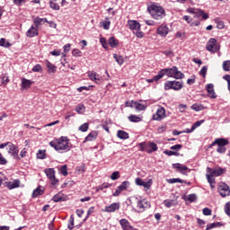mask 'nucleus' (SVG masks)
I'll return each mask as SVG.
<instances>
[{"instance_id": "obj_1", "label": "nucleus", "mask_w": 230, "mask_h": 230, "mask_svg": "<svg viewBox=\"0 0 230 230\" xmlns=\"http://www.w3.org/2000/svg\"><path fill=\"white\" fill-rule=\"evenodd\" d=\"M164 76L175 78V80H182L185 75L182 72L179 71L177 66H173L171 68H163L158 72L157 78H163Z\"/></svg>"}, {"instance_id": "obj_2", "label": "nucleus", "mask_w": 230, "mask_h": 230, "mask_svg": "<svg viewBox=\"0 0 230 230\" xmlns=\"http://www.w3.org/2000/svg\"><path fill=\"white\" fill-rule=\"evenodd\" d=\"M147 12L155 21H161V19L166 17V11H164V8L159 5V4L151 2L150 4L147 5Z\"/></svg>"}, {"instance_id": "obj_3", "label": "nucleus", "mask_w": 230, "mask_h": 230, "mask_svg": "<svg viewBox=\"0 0 230 230\" xmlns=\"http://www.w3.org/2000/svg\"><path fill=\"white\" fill-rule=\"evenodd\" d=\"M49 146L56 150V152L65 151L69 152L71 147L69 146V138L67 137H60L49 142Z\"/></svg>"}, {"instance_id": "obj_4", "label": "nucleus", "mask_w": 230, "mask_h": 230, "mask_svg": "<svg viewBox=\"0 0 230 230\" xmlns=\"http://www.w3.org/2000/svg\"><path fill=\"white\" fill-rule=\"evenodd\" d=\"M229 145V139L227 138H216L212 144L208 146V148H213V146H217V154H226L227 146Z\"/></svg>"}, {"instance_id": "obj_5", "label": "nucleus", "mask_w": 230, "mask_h": 230, "mask_svg": "<svg viewBox=\"0 0 230 230\" xmlns=\"http://www.w3.org/2000/svg\"><path fill=\"white\" fill-rule=\"evenodd\" d=\"M128 26L129 30L133 31L134 35L137 37V39H143L145 37V32L141 31V24L139 22L136 20L128 21Z\"/></svg>"}, {"instance_id": "obj_6", "label": "nucleus", "mask_w": 230, "mask_h": 230, "mask_svg": "<svg viewBox=\"0 0 230 230\" xmlns=\"http://www.w3.org/2000/svg\"><path fill=\"white\" fill-rule=\"evenodd\" d=\"M187 12L188 13H192L195 19H200V17L201 21H208L209 19V14L202 9L190 7L187 9Z\"/></svg>"}, {"instance_id": "obj_7", "label": "nucleus", "mask_w": 230, "mask_h": 230, "mask_svg": "<svg viewBox=\"0 0 230 230\" xmlns=\"http://www.w3.org/2000/svg\"><path fill=\"white\" fill-rule=\"evenodd\" d=\"M184 87V83L182 81H166L164 83V91H181Z\"/></svg>"}, {"instance_id": "obj_8", "label": "nucleus", "mask_w": 230, "mask_h": 230, "mask_svg": "<svg viewBox=\"0 0 230 230\" xmlns=\"http://www.w3.org/2000/svg\"><path fill=\"white\" fill-rule=\"evenodd\" d=\"M226 172V168L218 166L215 167L214 169L211 167H207V173H211L214 177H220V175H224Z\"/></svg>"}, {"instance_id": "obj_9", "label": "nucleus", "mask_w": 230, "mask_h": 230, "mask_svg": "<svg viewBox=\"0 0 230 230\" xmlns=\"http://www.w3.org/2000/svg\"><path fill=\"white\" fill-rule=\"evenodd\" d=\"M217 191L223 198L227 197V195L230 193L229 185H227L226 182L220 183L217 188Z\"/></svg>"}, {"instance_id": "obj_10", "label": "nucleus", "mask_w": 230, "mask_h": 230, "mask_svg": "<svg viewBox=\"0 0 230 230\" xmlns=\"http://www.w3.org/2000/svg\"><path fill=\"white\" fill-rule=\"evenodd\" d=\"M172 168H173V170H176V172H178L179 173H181V175H188L186 173V172H188V170H189V172H191V170H190V168H188V166L183 165L179 163L172 164Z\"/></svg>"}, {"instance_id": "obj_11", "label": "nucleus", "mask_w": 230, "mask_h": 230, "mask_svg": "<svg viewBox=\"0 0 230 230\" xmlns=\"http://www.w3.org/2000/svg\"><path fill=\"white\" fill-rule=\"evenodd\" d=\"M8 154H11L13 159H17V161H21V157H19V148L17 147V146L13 144H10Z\"/></svg>"}, {"instance_id": "obj_12", "label": "nucleus", "mask_w": 230, "mask_h": 230, "mask_svg": "<svg viewBox=\"0 0 230 230\" xmlns=\"http://www.w3.org/2000/svg\"><path fill=\"white\" fill-rule=\"evenodd\" d=\"M156 33L157 35H160V37H166V35L170 33V29L168 28V25L164 23L157 28Z\"/></svg>"}, {"instance_id": "obj_13", "label": "nucleus", "mask_w": 230, "mask_h": 230, "mask_svg": "<svg viewBox=\"0 0 230 230\" xmlns=\"http://www.w3.org/2000/svg\"><path fill=\"white\" fill-rule=\"evenodd\" d=\"M166 117V110H164L163 107L158 108L156 111V115H154L153 118L156 121H161L164 118Z\"/></svg>"}, {"instance_id": "obj_14", "label": "nucleus", "mask_w": 230, "mask_h": 230, "mask_svg": "<svg viewBox=\"0 0 230 230\" xmlns=\"http://www.w3.org/2000/svg\"><path fill=\"white\" fill-rule=\"evenodd\" d=\"M206 89L208 94V98H211V100L217 99V93H215V84H207Z\"/></svg>"}, {"instance_id": "obj_15", "label": "nucleus", "mask_w": 230, "mask_h": 230, "mask_svg": "<svg viewBox=\"0 0 230 230\" xmlns=\"http://www.w3.org/2000/svg\"><path fill=\"white\" fill-rule=\"evenodd\" d=\"M98 137V131L93 130L88 134V136L85 137L84 143H87V141H96V138Z\"/></svg>"}, {"instance_id": "obj_16", "label": "nucleus", "mask_w": 230, "mask_h": 230, "mask_svg": "<svg viewBox=\"0 0 230 230\" xmlns=\"http://www.w3.org/2000/svg\"><path fill=\"white\" fill-rule=\"evenodd\" d=\"M159 150V147L157 146V144L155 142H147V154H152L153 152H157Z\"/></svg>"}, {"instance_id": "obj_17", "label": "nucleus", "mask_w": 230, "mask_h": 230, "mask_svg": "<svg viewBox=\"0 0 230 230\" xmlns=\"http://www.w3.org/2000/svg\"><path fill=\"white\" fill-rule=\"evenodd\" d=\"M44 187L39 185L32 192V199H37V197H40V195H44Z\"/></svg>"}, {"instance_id": "obj_18", "label": "nucleus", "mask_w": 230, "mask_h": 230, "mask_svg": "<svg viewBox=\"0 0 230 230\" xmlns=\"http://www.w3.org/2000/svg\"><path fill=\"white\" fill-rule=\"evenodd\" d=\"M117 209H119V203H112L108 207H105L104 211L106 213H114Z\"/></svg>"}, {"instance_id": "obj_19", "label": "nucleus", "mask_w": 230, "mask_h": 230, "mask_svg": "<svg viewBox=\"0 0 230 230\" xmlns=\"http://www.w3.org/2000/svg\"><path fill=\"white\" fill-rule=\"evenodd\" d=\"M27 37L29 39H32V37H37L39 35V30L37 28L33 27V25L27 31L26 33Z\"/></svg>"}, {"instance_id": "obj_20", "label": "nucleus", "mask_w": 230, "mask_h": 230, "mask_svg": "<svg viewBox=\"0 0 230 230\" xmlns=\"http://www.w3.org/2000/svg\"><path fill=\"white\" fill-rule=\"evenodd\" d=\"M31 85H33V81L26 78L22 79V89L28 90L30 87H31Z\"/></svg>"}, {"instance_id": "obj_21", "label": "nucleus", "mask_w": 230, "mask_h": 230, "mask_svg": "<svg viewBox=\"0 0 230 230\" xmlns=\"http://www.w3.org/2000/svg\"><path fill=\"white\" fill-rule=\"evenodd\" d=\"M108 44L111 48H118V46H119V40L116 39L114 36H111L108 40Z\"/></svg>"}, {"instance_id": "obj_22", "label": "nucleus", "mask_w": 230, "mask_h": 230, "mask_svg": "<svg viewBox=\"0 0 230 230\" xmlns=\"http://www.w3.org/2000/svg\"><path fill=\"white\" fill-rule=\"evenodd\" d=\"M33 22L35 24V28H39L40 26H41V24H45V22H48V18L36 17L33 20Z\"/></svg>"}, {"instance_id": "obj_23", "label": "nucleus", "mask_w": 230, "mask_h": 230, "mask_svg": "<svg viewBox=\"0 0 230 230\" xmlns=\"http://www.w3.org/2000/svg\"><path fill=\"white\" fill-rule=\"evenodd\" d=\"M6 186L8 190H15V188H19V186H21V181L14 180L13 182L9 181Z\"/></svg>"}, {"instance_id": "obj_24", "label": "nucleus", "mask_w": 230, "mask_h": 230, "mask_svg": "<svg viewBox=\"0 0 230 230\" xmlns=\"http://www.w3.org/2000/svg\"><path fill=\"white\" fill-rule=\"evenodd\" d=\"M181 199L182 200H185L188 202H197V194L192 193V194H190L188 197H186V195H183Z\"/></svg>"}, {"instance_id": "obj_25", "label": "nucleus", "mask_w": 230, "mask_h": 230, "mask_svg": "<svg viewBox=\"0 0 230 230\" xmlns=\"http://www.w3.org/2000/svg\"><path fill=\"white\" fill-rule=\"evenodd\" d=\"M128 119L131 122V123H139L141 121H143V119L137 115H129L128 117Z\"/></svg>"}, {"instance_id": "obj_26", "label": "nucleus", "mask_w": 230, "mask_h": 230, "mask_svg": "<svg viewBox=\"0 0 230 230\" xmlns=\"http://www.w3.org/2000/svg\"><path fill=\"white\" fill-rule=\"evenodd\" d=\"M88 76L90 80H92V82H95V84L100 82V75H98L96 72H91Z\"/></svg>"}, {"instance_id": "obj_27", "label": "nucleus", "mask_w": 230, "mask_h": 230, "mask_svg": "<svg viewBox=\"0 0 230 230\" xmlns=\"http://www.w3.org/2000/svg\"><path fill=\"white\" fill-rule=\"evenodd\" d=\"M119 225L121 226L122 229H128V227H131L132 226H130V222H128V220H127L126 218H122L119 220Z\"/></svg>"}, {"instance_id": "obj_28", "label": "nucleus", "mask_w": 230, "mask_h": 230, "mask_svg": "<svg viewBox=\"0 0 230 230\" xmlns=\"http://www.w3.org/2000/svg\"><path fill=\"white\" fill-rule=\"evenodd\" d=\"M45 173L48 179L49 180L55 179V169L53 168L45 169Z\"/></svg>"}, {"instance_id": "obj_29", "label": "nucleus", "mask_w": 230, "mask_h": 230, "mask_svg": "<svg viewBox=\"0 0 230 230\" xmlns=\"http://www.w3.org/2000/svg\"><path fill=\"white\" fill-rule=\"evenodd\" d=\"M190 109L192 111H195L196 112H199L200 111H204L205 107L203 104H199V103H194L190 106Z\"/></svg>"}, {"instance_id": "obj_30", "label": "nucleus", "mask_w": 230, "mask_h": 230, "mask_svg": "<svg viewBox=\"0 0 230 230\" xmlns=\"http://www.w3.org/2000/svg\"><path fill=\"white\" fill-rule=\"evenodd\" d=\"M48 73H57V66L53 63L47 61Z\"/></svg>"}, {"instance_id": "obj_31", "label": "nucleus", "mask_w": 230, "mask_h": 230, "mask_svg": "<svg viewBox=\"0 0 230 230\" xmlns=\"http://www.w3.org/2000/svg\"><path fill=\"white\" fill-rule=\"evenodd\" d=\"M117 137L119 139H128L129 136L128 133L123 130H119L117 133Z\"/></svg>"}, {"instance_id": "obj_32", "label": "nucleus", "mask_w": 230, "mask_h": 230, "mask_svg": "<svg viewBox=\"0 0 230 230\" xmlns=\"http://www.w3.org/2000/svg\"><path fill=\"white\" fill-rule=\"evenodd\" d=\"M214 21L217 24V30H224V28H226V24L224 23V21L220 20V18H216Z\"/></svg>"}, {"instance_id": "obj_33", "label": "nucleus", "mask_w": 230, "mask_h": 230, "mask_svg": "<svg viewBox=\"0 0 230 230\" xmlns=\"http://www.w3.org/2000/svg\"><path fill=\"white\" fill-rule=\"evenodd\" d=\"M113 58L116 60L119 66H123V64L125 63V58H123V56H118V54H114Z\"/></svg>"}, {"instance_id": "obj_34", "label": "nucleus", "mask_w": 230, "mask_h": 230, "mask_svg": "<svg viewBox=\"0 0 230 230\" xmlns=\"http://www.w3.org/2000/svg\"><path fill=\"white\" fill-rule=\"evenodd\" d=\"M167 182L169 184H175V182H180V184H184L186 181L181 179V178H172V179H167Z\"/></svg>"}, {"instance_id": "obj_35", "label": "nucleus", "mask_w": 230, "mask_h": 230, "mask_svg": "<svg viewBox=\"0 0 230 230\" xmlns=\"http://www.w3.org/2000/svg\"><path fill=\"white\" fill-rule=\"evenodd\" d=\"M132 103H134L136 111H146V106L144 104H141L136 101H132Z\"/></svg>"}, {"instance_id": "obj_36", "label": "nucleus", "mask_w": 230, "mask_h": 230, "mask_svg": "<svg viewBox=\"0 0 230 230\" xmlns=\"http://www.w3.org/2000/svg\"><path fill=\"white\" fill-rule=\"evenodd\" d=\"M140 152H146L148 148V143L146 141L141 142L137 144Z\"/></svg>"}, {"instance_id": "obj_37", "label": "nucleus", "mask_w": 230, "mask_h": 230, "mask_svg": "<svg viewBox=\"0 0 230 230\" xmlns=\"http://www.w3.org/2000/svg\"><path fill=\"white\" fill-rule=\"evenodd\" d=\"M128 188H130V181H125L119 186H118V189L121 190L122 191H125V190Z\"/></svg>"}, {"instance_id": "obj_38", "label": "nucleus", "mask_w": 230, "mask_h": 230, "mask_svg": "<svg viewBox=\"0 0 230 230\" xmlns=\"http://www.w3.org/2000/svg\"><path fill=\"white\" fill-rule=\"evenodd\" d=\"M51 200H53V202H64L66 200V199H64V197H61L60 193H58L53 196Z\"/></svg>"}, {"instance_id": "obj_39", "label": "nucleus", "mask_w": 230, "mask_h": 230, "mask_svg": "<svg viewBox=\"0 0 230 230\" xmlns=\"http://www.w3.org/2000/svg\"><path fill=\"white\" fill-rule=\"evenodd\" d=\"M208 44H210L211 46L215 47L214 53H217V51H218V49H220V48L218 46H217V39H215V38H211L208 40Z\"/></svg>"}, {"instance_id": "obj_40", "label": "nucleus", "mask_w": 230, "mask_h": 230, "mask_svg": "<svg viewBox=\"0 0 230 230\" xmlns=\"http://www.w3.org/2000/svg\"><path fill=\"white\" fill-rule=\"evenodd\" d=\"M215 176L211 172H208L206 174V178L208 180V184H216L217 182L215 181Z\"/></svg>"}, {"instance_id": "obj_41", "label": "nucleus", "mask_w": 230, "mask_h": 230, "mask_svg": "<svg viewBox=\"0 0 230 230\" xmlns=\"http://www.w3.org/2000/svg\"><path fill=\"white\" fill-rule=\"evenodd\" d=\"M164 154H165V155H176L177 157H179V155H181V154L177 151H172V150H164Z\"/></svg>"}, {"instance_id": "obj_42", "label": "nucleus", "mask_w": 230, "mask_h": 230, "mask_svg": "<svg viewBox=\"0 0 230 230\" xmlns=\"http://www.w3.org/2000/svg\"><path fill=\"white\" fill-rule=\"evenodd\" d=\"M137 208L138 209V213H143L145 211V205L143 204V201L138 200L137 204Z\"/></svg>"}, {"instance_id": "obj_43", "label": "nucleus", "mask_w": 230, "mask_h": 230, "mask_svg": "<svg viewBox=\"0 0 230 230\" xmlns=\"http://www.w3.org/2000/svg\"><path fill=\"white\" fill-rule=\"evenodd\" d=\"M49 8H51L52 10H56V11L60 10V5H58V4H57L56 2H49Z\"/></svg>"}, {"instance_id": "obj_44", "label": "nucleus", "mask_w": 230, "mask_h": 230, "mask_svg": "<svg viewBox=\"0 0 230 230\" xmlns=\"http://www.w3.org/2000/svg\"><path fill=\"white\" fill-rule=\"evenodd\" d=\"M37 159H46V150H39L37 153Z\"/></svg>"}, {"instance_id": "obj_45", "label": "nucleus", "mask_w": 230, "mask_h": 230, "mask_svg": "<svg viewBox=\"0 0 230 230\" xmlns=\"http://www.w3.org/2000/svg\"><path fill=\"white\" fill-rule=\"evenodd\" d=\"M0 78L3 85H7L10 82V78L6 75H2Z\"/></svg>"}, {"instance_id": "obj_46", "label": "nucleus", "mask_w": 230, "mask_h": 230, "mask_svg": "<svg viewBox=\"0 0 230 230\" xmlns=\"http://www.w3.org/2000/svg\"><path fill=\"white\" fill-rule=\"evenodd\" d=\"M81 132H87L89 130V123L85 122L79 127Z\"/></svg>"}, {"instance_id": "obj_47", "label": "nucleus", "mask_w": 230, "mask_h": 230, "mask_svg": "<svg viewBox=\"0 0 230 230\" xmlns=\"http://www.w3.org/2000/svg\"><path fill=\"white\" fill-rule=\"evenodd\" d=\"M152 179H149L147 181H144V183L142 184V186L144 188H146V190H150V188H152Z\"/></svg>"}, {"instance_id": "obj_48", "label": "nucleus", "mask_w": 230, "mask_h": 230, "mask_svg": "<svg viewBox=\"0 0 230 230\" xmlns=\"http://www.w3.org/2000/svg\"><path fill=\"white\" fill-rule=\"evenodd\" d=\"M223 69L224 71H230V60H226L223 62Z\"/></svg>"}, {"instance_id": "obj_49", "label": "nucleus", "mask_w": 230, "mask_h": 230, "mask_svg": "<svg viewBox=\"0 0 230 230\" xmlns=\"http://www.w3.org/2000/svg\"><path fill=\"white\" fill-rule=\"evenodd\" d=\"M204 119L201 120H197L191 127H192V130H195L196 128H198V127H200V125H202V123H204Z\"/></svg>"}, {"instance_id": "obj_50", "label": "nucleus", "mask_w": 230, "mask_h": 230, "mask_svg": "<svg viewBox=\"0 0 230 230\" xmlns=\"http://www.w3.org/2000/svg\"><path fill=\"white\" fill-rule=\"evenodd\" d=\"M111 181H118V179H119V172L115 171L111 173Z\"/></svg>"}, {"instance_id": "obj_51", "label": "nucleus", "mask_w": 230, "mask_h": 230, "mask_svg": "<svg viewBox=\"0 0 230 230\" xmlns=\"http://www.w3.org/2000/svg\"><path fill=\"white\" fill-rule=\"evenodd\" d=\"M32 72L33 73H40L42 72V66L39 64L35 65L33 67H32Z\"/></svg>"}, {"instance_id": "obj_52", "label": "nucleus", "mask_w": 230, "mask_h": 230, "mask_svg": "<svg viewBox=\"0 0 230 230\" xmlns=\"http://www.w3.org/2000/svg\"><path fill=\"white\" fill-rule=\"evenodd\" d=\"M76 172H79L80 173L85 172V164H82L81 165L77 166L75 168Z\"/></svg>"}, {"instance_id": "obj_53", "label": "nucleus", "mask_w": 230, "mask_h": 230, "mask_svg": "<svg viewBox=\"0 0 230 230\" xmlns=\"http://www.w3.org/2000/svg\"><path fill=\"white\" fill-rule=\"evenodd\" d=\"M199 74L201 76L206 77V75H208V66H202V68L199 71Z\"/></svg>"}, {"instance_id": "obj_54", "label": "nucleus", "mask_w": 230, "mask_h": 230, "mask_svg": "<svg viewBox=\"0 0 230 230\" xmlns=\"http://www.w3.org/2000/svg\"><path fill=\"white\" fill-rule=\"evenodd\" d=\"M72 55L73 57H82V51H80L78 49H74L72 50Z\"/></svg>"}, {"instance_id": "obj_55", "label": "nucleus", "mask_w": 230, "mask_h": 230, "mask_svg": "<svg viewBox=\"0 0 230 230\" xmlns=\"http://www.w3.org/2000/svg\"><path fill=\"white\" fill-rule=\"evenodd\" d=\"M225 213L230 217V201L226 202L225 205Z\"/></svg>"}, {"instance_id": "obj_56", "label": "nucleus", "mask_w": 230, "mask_h": 230, "mask_svg": "<svg viewBox=\"0 0 230 230\" xmlns=\"http://www.w3.org/2000/svg\"><path fill=\"white\" fill-rule=\"evenodd\" d=\"M60 172H61L62 175H64V177L67 176V165L65 164V165L61 166Z\"/></svg>"}, {"instance_id": "obj_57", "label": "nucleus", "mask_w": 230, "mask_h": 230, "mask_svg": "<svg viewBox=\"0 0 230 230\" xmlns=\"http://www.w3.org/2000/svg\"><path fill=\"white\" fill-rule=\"evenodd\" d=\"M182 148V145L177 144L170 147V150H174V152H179Z\"/></svg>"}, {"instance_id": "obj_58", "label": "nucleus", "mask_w": 230, "mask_h": 230, "mask_svg": "<svg viewBox=\"0 0 230 230\" xmlns=\"http://www.w3.org/2000/svg\"><path fill=\"white\" fill-rule=\"evenodd\" d=\"M100 42L104 49H107V48H109V46L107 45V40L105 38H101Z\"/></svg>"}, {"instance_id": "obj_59", "label": "nucleus", "mask_w": 230, "mask_h": 230, "mask_svg": "<svg viewBox=\"0 0 230 230\" xmlns=\"http://www.w3.org/2000/svg\"><path fill=\"white\" fill-rule=\"evenodd\" d=\"M84 109H85V107L84 106V104H78L75 107V112H78V114H82V111H84Z\"/></svg>"}, {"instance_id": "obj_60", "label": "nucleus", "mask_w": 230, "mask_h": 230, "mask_svg": "<svg viewBox=\"0 0 230 230\" xmlns=\"http://www.w3.org/2000/svg\"><path fill=\"white\" fill-rule=\"evenodd\" d=\"M102 28H104V30H110L111 21H103L102 22Z\"/></svg>"}, {"instance_id": "obj_61", "label": "nucleus", "mask_w": 230, "mask_h": 230, "mask_svg": "<svg viewBox=\"0 0 230 230\" xmlns=\"http://www.w3.org/2000/svg\"><path fill=\"white\" fill-rule=\"evenodd\" d=\"M203 215H205V217H209V215H211V209L209 208H203Z\"/></svg>"}, {"instance_id": "obj_62", "label": "nucleus", "mask_w": 230, "mask_h": 230, "mask_svg": "<svg viewBox=\"0 0 230 230\" xmlns=\"http://www.w3.org/2000/svg\"><path fill=\"white\" fill-rule=\"evenodd\" d=\"M135 182L137 186H143V183L145 182V181H143V179L138 177V178H136Z\"/></svg>"}, {"instance_id": "obj_63", "label": "nucleus", "mask_w": 230, "mask_h": 230, "mask_svg": "<svg viewBox=\"0 0 230 230\" xmlns=\"http://www.w3.org/2000/svg\"><path fill=\"white\" fill-rule=\"evenodd\" d=\"M163 55H165V57H173V51L164 50V51H163Z\"/></svg>"}, {"instance_id": "obj_64", "label": "nucleus", "mask_w": 230, "mask_h": 230, "mask_svg": "<svg viewBox=\"0 0 230 230\" xmlns=\"http://www.w3.org/2000/svg\"><path fill=\"white\" fill-rule=\"evenodd\" d=\"M188 24H190V26H200V21H196V22L190 21V22H188Z\"/></svg>"}]
</instances>
